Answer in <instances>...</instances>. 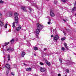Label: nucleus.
<instances>
[{
    "label": "nucleus",
    "mask_w": 76,
    "mask_h": 76,
    "mask_svg": "<svg viewBox=\"0 0 76 76\" xmlns=\"http://www.w3.org/2000/svg\"><path fill=\"white\" fill-rule=\"evenodd\" d=\"M0 22H1V20H0Z\"/></svg>",
    "instance_id": "nucleus-47"
},
{
    "label": "nucleus",
    "mask_w": 76,
    "mask_h": 76,
    "mask_svg": "<svg viewBox=\"0 0 76 76\" xmlns=\"http://www.w3.org/2000/svg\"><path fill=\"white\" fill-rule=\"evenodd\" d=\"M16 30L17 31H19V28L18 27H17Z\"/></svg>",
    "instance_id": "nucleus-25"
},
{
    "label": "nucleus",
    "mask_w": 76,
    "mask_h": 76,
    "mask_svg": "<svg viewBox=\"0 0 76 76\" xmlns=\"http://www.w3.org/2000/svg\"><path fill=\"white\" fill-rule=\"evenodd\" d=\"M14 41L15 40H14V39H12L11 41H10V42H11V44H12L14 42Z\"/></svg>",
    "instance_id": "nucleus-16"
},
{
    "label": "nucleus",
    "mask_w": 76,
    "mask_h": 76,
    "mask_svg": "<svg viewBox=\"0 0 76 76\" xmlns=\"http://www.w3.org/2000/svg\"><path fill=\"white\" fill-rule=\"evenodd\" d=\"M24 38V39H25V38Z\"/></svg>",
    "instance_id": "nucleus-51"
},
{
    "label": "nucleus",
    "mask_w": 76,
    "mask_h": 76,
    "mask_svg": "<svg viewBox=\"0 0 76 76\" xmlns=\"http://www.w3.org/2000/svg\"><path fill=\"white\" fill-rule=\"evenodd\" d=\"M37 9H39L38 8Z\"/></svg>",
    "instance_id": "nucleus-48"
},
{
    "label": "nucleus",
    "mask_w": 76,
    "mask_h": 76,
    "mask_svg": "<svg viewBox=\"0 0 76 76\" xmlns=\"http://www.w3.org/2000/svg\"><path fill=\"white\" fill-rule=\"evenodd\" d=\"M34 56H36V54L34 53Z\"/></svg>",
    "instance_id": "nucleus-45"
},
{
    "label": "nucleus",
    "mask_w": 76,
    "mask_h": 76,
    "mask_svg": "<svg viewBox=\"0 0 76 76\" xmlns=\"http://www.w3.org/2000/svg\"><path fill=\"white\" fill-rule=\"evenodd\" d=\"M6 68H7V69H9L10 68V66L9 64H7L6 65Z\"/></svg>",
    "instance_id": "nucleus-12"
},
{
    "label": "nucleus",
    "mask_w": 76,
    "mask_h": 76,
    "mask_svg": "<svg viewBox=\"0 0 76 76\" xmlns=\"http://www.w3.org/2000/svg\"><path fill=\"white\" fill-rule=\"evenodd\" d=\"M45 62L47 65H48V66H50V63L47 60H45Z\"/></svg>",
    "instance_id": "nucleus-11"
},
{
    "label": "nucleus",
    "mask_w": 76,
    "mask_h": 76,
    "mask_svg": "<svg viewBox=\"0 0 76 76\" xmlns=\"http://www.w3.org/2000/svg\"><path fill=\"white\" fill-rule=\"evenodd\" d=\"M75 16H76V14H75Z\"/></svg>",
    "instance_id": "nucleus-49"
},
{
    "label": "nucleus",
    "mask_w": 76,
    "mask_h": 76,
    "mask_svg": "<svg viewBox=\"0 0 76 76\" xmlns=\"http://www.w3.org/2000/svg\"><path fill=\"white\" fill-rule=\"evenodd\" d=\"M11 74L12 75H13V76H14L15 75V73L13 72H11Z\"/></svg>",
    "instance_id": "nucleus-26"
},
{
    "label": "nucleus",
    "mask_w": 76,
    "mask_h": 76,
    "mask_svg": "<svg viewBox=\"0 0 76 76\" xmlns=\"http://www.w3.org/2000/svg\"><path fill=\"white\" fill-rule=\"evenodd\" d=\"M28 9L30 10V12H31V11H32V10L31 9V8H28Z\"/></svg>",
    "instance_id": "nucleus-32"
},
{
    "label": "nucleus",
    "mask_w": 76,
    "mask_h": 76,
    "mask_svg": "<svg viewBox=\"0 0 76 76\" xmlns=\"http://www.w3.org/2000/svg\"><path fill=\"white\" fill-rule=\"evenodd\" d=\"M4 3L3 1H2V0H0V3L1 4H2Z\"/></svg>",
    "instance_id": "nucleus-22"
},
{
    "label": "nucleus",
    "mask_w": 76,
    "mask_h": 76,
    "mask_svg": "<svg viewBox=\"0 0 76 76\" xmlns=\"http://www.w3.org/2000/svg\"><path fill=\"white\" fill-rule=\"evenodd\" d=\"M42 57H44V56H42Z\"/></svg>",
    "instance_id": "nucleus-50"
},
{
    "label": "nucleus",
    "mask_w": 76,
    "mask_h": 76,
    "mask_svg": "<svg viewBox=\"0 0 76 76\" xmlns=\"http://www.w3.org/2000/svg\"><path fill=\"white\" fill-rule=\"evenodd\" d=\"M19 16V14L17 12H15L14 13V18H15V21L12 23L13 26H12L13 28L15 27V23H18L19 22V18L18 17Z\"/></svg>",
    "instance_id": "nucleus-1"
},
{
    "label": "nucleus",
    "mask_w": 76,
    "mask_h": 76,
    "mask_svg": "<svg viewBox=\"0 0 76 76\" xmlns=\"http://www.w3.org/2000/svg\"><path fill=\"white\" fill-rule=\"evenodd\" d=\"M0 25L1 26H3V25H4V24L3 23V22L1 21V23H0Z\"/></svg>",
    "instance_id": "nucleus-17"
},
{
    "label": "nucleus",
    "mask_w": 76,
    "mask_h": 76,
    "mask_svg": "<svg viewBox=\"0 0 76 76\" xmlns=\"http://www.w3.org/2000/svg\"><path fill=\"white\" fill-rule=\"evenodd\" d=\"M19 27L20 28V29H21V28H22V26H21L19 25Z\"/></svg>",
    "instance_id": "nucleus-34"
},
{
    "label": "nucleus",
    "mask_w": 76,
    "mask_h": 76,
    "mask_svg": "<svg viewBox=\"0 0 76 76\" xmlns=\"http://www.w3.org/2000/svg\"><path fill=\"white\" fill-rule=\"evenodd\" d=\"M54 36H53V35H51V37H53Z\"/></svg>",
    "instance_id": "nucleus-44"
},
{
    "label": "nucleus",
    "mask_w": 76,
    "mask_h": 76,
    "mask_svg": "<svg viewBox=\"0 0 76 76\" xmlns=\"http://www.w3.org/2000/svg\"><path fill=\"white\" fill-rule=\"evenodd\" d=\"M45 55L46 56H48V54L47 53H45Z\"/></svg>",
    "instance_id": "nucleus-36"
},
{
    "label": "nucleus",
    "mask_w": 76,
    "mask_h": 76,
    "mask_svg": "<svg viewBox=\"0 0 76 76\" xmlns=\"http://www.w3.org/2000/svg\"><path fill=\"white\" fill-rule=\"evenodd\" d=\"M8 60H10V55L9 54L8 55Z\"/></svg>",
    "instance_id": "nucleus-21"
},
{
    "label": "nucleus",
    "mask_w": 76,
    "mask_h": 76,
    "mask_svg": "<svg viewBox=\"0 0 76 76\" xmlns=\"http://www.w3.org/2000/svg\"><path fill=\"white\" fill-rule=\"evenodd\" d=\"M64 45L66 49V50H68L69 49H68V46L67 45V43H66V42H64Z\"/></svg>",
    "instance_id": "nucleus-9"
},
{
    "label": "nucleus",
    "mask_w": 76,
    "mask_h": 76,
    "mask_svg": "<svg viewBox=\"0 0 76 76\" xmlns=\"http://www.w3.org/2000/svg\"><path fill=\"white\" fill-rule=\"evenodd\" d=\"M64 40H65V39L64 38H61V41H64Z\"/></svg>",
    "instance_id": "nucleus-30"
},
{
    "label": "nucleus",
    "mask_w": 76,
    "mask_h": 76,
    "mask_svg": "<svg viewBox=\"0 0 76 76\" xmlns=\"http://www.w3.org/2000/svg\"><path fill=\"white\" fill-rule=\"evenodd\" d=\"M37 29H39L41 31V30L43 28V26L41 24H39V23L37 24Z\"/></svg>",
    "instance_id": "nucleus-2"
},
{
    "label": "nucleus",
    "mask_w": 76,
    "mask_h": 76,
    "mask_svg": "<svg viewBox=\"0 0 76 76\" xmlns=\"http://www.w3.org/2000/svg\"><path fill=\"white\" fill-rule=\"evenodd\" d=\"M72 11H74L76 10V7H75L72 9Z\"/></svg>",
    "instance_id": "nucleus-20"
},
{
    "label": "nucleus",
    "mask_w": 76,
    "mask_h": 76,
    "mask_svg": "<svg viewBox=\"0 0 76 76\" xmlns=\"http://www.w3.org/2000/svg\"><path fill=\"white\" fill-rule=\"evenodd\" d=\"M54 4H57V1H54Z\"/></svg>",
    "instance_id": "nucleus-35"
},
{
    "label": "nucleus",
    "mask_w": 76,
    "mask_h": 76,
    "mask_svg": "<svg viewBox=\"0 0 76 76\" xmlns=\"http://www.w3.org/2000/svg\"><path fill=\"white\" fill-rule=\"evenodd\" d=\"M24 65H25V64H24Z\"/></svg>",
    "instance_id": "nucleus-52"
},
{
    "label": "nucleus",
    "mask_w": 76,
    "mask_h": 76,
    "mask_svg": "<svg viewBox=\"0 0 76 76\" xmlns=\"http://www.w3.org/2000/svg\"><path fill=\"white\" fill-rule=\"evenodd\" d=\"M6 16L8 17H9L10 16H12V12H10L9 13H7L6 14Z\"/></svg>",
    "instance_id": "nucleus-5"
},
{
    "label": "nucleus",
    "mask_w": 76,
    "mask_h": 76,
    "mask_svg": "<svg viewBox=\"0 0 76 76\" xmlns=\"http://www.w3.org/2000/svg\"><path fill=\"white\" fill-rule=\"evenodd\" d=\"M26 71H31V68H28L26 69Z\"/></svg>",
    "instance_id": "nucleus-15"
},
{
    "label": "nucleus",
    "mask_w": 76,
    "mask_h": 76,
    "mask_svg": "<svg viewBox=\"0 0 76 76\" xmlns=\"http://www.w3.org/2000/svg\"><path fill=\"white\" fill-rule=\"evenodd\" d=\"M1 16H2V14H1V13H0V17H1Z\"/></svg>",
    "instance_id": "nucleus-41"
},
{
    "label": "nucleus",
    "mask_w": 76,
    "mask_h": 76,
    "mask_svg": "<svg viewBox=\"0 0 76 76\" xmlns=\"http://www.w3.org/2000/svg\"><path fill=\"white\" fill-rule=\"evenodd\" d=\"M63 20L64 21V22H66V20Z\"/></svg>",
    "instance_id": "nucleus-43"
},
{
    "label": "nucleus",
    "mask_w": 76,
    "mask_h": 76,
    "mask_svg": "<svg viewBox=\"0 0 76 76\" xmlns=\"http://www.w3.org/2000/svg\"><path fill=\"white\" fill-rule=\"evenodd\" d=\"M63 32L64 34V35H66V33L65 32L63 31Z\"/></svg>",
    "instance_id": "nucleus-38"
},
{
    "label": "nucleus",
    "mask_w": 76,
    "mask_h": 76,
    "mask_svg": "<svg viewBox=\"0 0 76 76\" xmlns=\"http://www.w3.org/2000/svg\"><path fill=\"white\" fill-rule=\"evenodd\" d=\"M50 23H51V19H49V21L48 22V25H50Z\"/></svg>",
    "instance_id": "nucleus-18"
},
{
    "label": "nucleus",
    "mask_w": 76,
    "mask_h": 76,
    "mask_svg": "<svg viewBox=\"0 0 76 76\" xmlns=\"http://www.w3.org/2000/svg\"><path fill=\"white\" fill-rule=\"evenodd\" d=\"M39 64L41 66H43V65H44V63H43L42 62H40Z\"/></svg>",
    "instance_id": "nucleus-24"
},
{
    "label": "nucleus",
    "mask_w": 76,
    "mask_h": 76,
    "mask_svg": "<svg viewBox=\"0 0 76 76\" xmlns=\"http://www.w3.org/2000/svg\"><path fill=\"white\" fill-rule=\"evenodd\" d=\"M53 39L54 40L56 41L57 40H58V39H59V37L58 35H55L54 36V37L53 38Z\"/></svg>",
    "instance_id": "nucleus-6"
},
{
    "label": "nucleus",
    "mask_w": 76,
    "mask_h": 76,
    "mask_svg": "<svg viewBox=\"0 0 76 76\" xmlns=\"http://www.w3.org/2000/svg\"><path fill=\"white\" fill-rule=\"evenodd\" d=\"M59 60L61 63V58L59 59Z\"/></svg>",
    "instance_id": "nucleus-40"
},
{
    "label": "nucleus",
    "mask_w": 76,
    "mask_h": 76,
    "mask_svg": "<svg viewBox=\"0 0 76 76\" xmlns=\"http://www.w3.org/2000/svg\"><path fill=\"white\" fill-rule=\"evenodd\" d=\"M50 16L52 17H54V16H55L54 14V13H53V10H50Z\"/></svg>",
    "instance_id": "nucleus-7"
},
{
    "label": "nucleus",
    "mask_w": 76,
    "mask_h": 76,
    "mask_svg": "<svg viewBox=\"0 0 76 76\" xmlns=\"http://www.w3.org/2000/svg\"><path fill=\"white\" fill-rule=\"evenodd\" d=\"M34 48L35 50H38V48L37 47H34Z\"/></svg>",
    "instance_id": "nucleus-23"
},
{
    "label": "nucleus",
    "mask_w": 76,
    "mask_h": 76,
    "mask_svg": "<svg viewBox=\"0 0 76 76\" xmlns=\"http://www.w3.org/2000/svg\"><path fill=\"white\" fill-rule=\"evenodd\" d=\"M8 44H9V42H5V45H3V47H4L5 46H6V45H7Z\"/></svg>",
    "instance_id": "nucleus-14"
},
{
    "label": "nucleus",
    "mask_w": 76,
    "mask_h": 76,
    "mask_svg": "<svg viewBox=\"0 0 76 76\" xmlns=\"http://www.w3.org/2000/svg\"><path fill=\"white\" fill-rule=\"evenodd\" d=\"M61 0V1H62L64 2V3L66 2V0Z\"/></svg>",
    "instance_id": "nucleus-31"
},
{
    "label": "nucleus",
    "mask_w": 76,
    "mask_h": 76,
    "mask_svg": "<svg viewBox=\"0 0 76 76\" xmlns=\"http://www.w3.org/2000/svg\"><path fill=\"white\" fill-rule=\"evenodd\" d=\"M47 50V48H44L43 50H44V51H45V50Z\"/></svg>",
    "instance_id": "nucleus-37"
},
{
    "label": "nucleus",
    "mask_w": 76,
    "mask_h": 76,
    "mask_svg": "<svg viewBox=\"0 0 76 76\" xmlns=\"http://www.w3.org/2000/svg\"><path fill=\"white\" fill-rule=\"evenodd\" d=\"M7 24L6 23L5 25V28H7Z\"/></svg>",
    "instance_id": "nucleus-27"
},
{
    "label": "nucleus",
    "mask_w": 76,
    "mask_h": 76,
    "mask_svg": "<svg viewBox=\"0 0 76 76\" xmlns=\"http://www.w3.org/2000/svg\"><path fill=\"white\" fill-rule=\"evenodd\" d=\"M58 76H61V75L60 74H58Z\"/></svg>",
    "instance_id": "nucleus-42"
},
{
    "label": "nucleus",
    "mask_w": 76,
    "mask_h": 76,
    "mask_svg": "<svg viewBox=\"0 0 76 76\" xmlns=\"http://www.w3.org/2000/svg\"><path fill=\"white\" fill-rule=\"evenodd\" d=\"M41 30L38 29V28H37L34 32V33L36 34V35H38V34H39V33L40 32V31H41Z\"/></svg>",
    "instance_id": "nucleus-3"
},
{
    "label": "nucleus",
    "mask_w": 76,
    "mask_h": 76,
    "mask_svg": "<svg viewBox=\"0 0 76 76\" xmlns=\"http://www.w3.org/2000/svg\"><path fill=\"white\" fill-rule=\"evenodd\" d=\"M9 70H7L6 71V73H7V74H8V73H9Z\"/></svg>",
    "instance_id": "nucleus-29"
},
{
    "label": "nucleus",
    "mask_w": 76,
    "mask_h": 76,
    "mask_svg": "<svg viewBox=\"0 0 76 76\" xmlns=\"http://www.w3.org/2000/svg\"><path fill=\"white\" fill-rule=\"evenodd\" d=\"M61 50L62 51H65V48L64 47H62L61 48Z\"/></svg>",
    "instance_id": "nucleus-19"
},
{
    "label": "nucleus",
    "mask_w": 76,
    "mask_h": 76,
    "mask_svg": "<svg viewBox=\"0 0 76 76\" xmlns=\"http://www.w3.org/2000/svg\"><path fill=\"white\" fill-rule=\"evenodd\" d=\"M25 52H24V51H23L21 53L22 57H24V56H25Z\"/></svg>",
    "instance_id": "nucleus-13"
},
{
    "label": "nucleus",
    "mask_w": 76,
    "mask_h": 76,
    "mask_svg": "<svg viewBox=\"0 0 76 76\" xmlns=\"http://www.w3.org/2000/svg\"><path fill=\"white\" fill-rule=\"evenodd\" d=\"M21 9H22V10H23L24 12H26L27 10H26V8H25V7H21Z\"/></svg>",
    "instance_id": "nucleus-10"
},
{
    "label": "nucleus",
    "mask_w": 76,
    "mask_h": 76,
    "mask_svg": "<svg viewBox=\"0 0 76 76\" xmlns=\"http://www.w3.org/2000/svg\"><path fill=\"white\" fill-rule=\"evenodd\" d=\"M9 50L11 51H13L14 50L13 48H9L7 49V51H9Z\"/></svg>",
    "instance_id": "nucleus-8"
},
{
    "label": "nucleus",
    "mask_w": 76,
    "mask_h": 76,
    "mask_svg": "<svg viewBox=\"0 0 76 76\" xmlns=\"http://www.w3.org/2000/svg\"><path fill=\"white\" fill-rule=\"evenodd\" d=\"M66 71L67 72V73H69V70L68 69H66Z\"/></svg>",
    "instance_id": "nucleus-28"
},
{
    "label": "nucleus",
    "mask_w": 76,
    "mask_h": 76,
    "mask_svg": "<svg viewBox=\"0 0 76 76\" xmlns=\"http://www.w3.org/2000/svg\"><path fill=\"white\" fill-rule=\"evenodd\" d=\"M46 1H49V0H46Z\"/></svg>",
    "instance_id": "nucleus-46"
},
{
    "label": "nucleus",
    "mask_w": 76,
    "mask_h": 76,
    "mask_svg": "<svg viewBox=\"0 0 76 76\" xmlns=\"http://www.w3.org/2000/svg\"><path fill=\"white\" fill-rule=\"evenodd\" d=\"M36 37L37 38H38V35H37V34H36Z\"/></svg>",
    "instance_id": "nucleus-39"
},
{
    "label": "nucleus",
    "mask_w": 76,
    "mask_h": 76,
    "mask_svg": "<svg viewBox=\"0 0 76 76\" xmlns=\"http://www.w3.org/2000/svg\"><path fill=\"white\" fill-rule=\"evenodd\" d=\"M40 70L41 72H44L45 71V68L44 67H41Z\"/></svg>",
    "instance_id": "nucleus-4"
},
{
    "label": "nucleus",
    "mask_w": 76,
    "mask_h": 76,
    "mask_svg": "<svg viewBox=\"0 0 76 76\" xmlns=\"http://www.w3.org/2000/svg\"><path fill=\"white\" fill-rule=\"evenodd\" d=\"M28 47H30V46H31V44L30 43H29L28 45Z\"/></svg>",
    "instance_id": "nucleus-33"
}]
</instances>
